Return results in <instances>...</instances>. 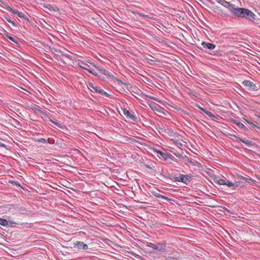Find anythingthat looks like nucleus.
<instances>
[{
  "mask_svg": "<svg viewBox=\"0 0 260 260\" xmlns=\"http://www.w3.org/2000/svg\"><path fill=\"white\" fill-rule=\"evenodd\" d=\"M228 5L229 6H227L226 8H228L233 14L236 15L238 17H243L245 9L242 8H236L234 5L230 4V3H229Z\"/></svg>",
  "mask_w": 260,
  "mask_h": 260,
  "instance_id": "obj_1",
  "label": "nucleus"
},
{
  "mask_svg": "<svg viewBox=\"0 0 260 260\" xmlns=\"http://www.w3.org/2000/svg\"><path fill=\"white\" fill-rule=\"evenodd\" d=\"M147 246L154 249H157L159 251H164L166 249V245L161 243H158L157 244H154L152 243H147Z\"/></svg>",
  "mask_w": 260,
  "mask_h": 260,
  "instance_id": "obj_2",
  "label": "nucleus"
},
{
  "mask_svg": "<svg viewBox=\"0 0 260 260\" xmlns=\"http://www.w3.org/2000/svg\"><path fill=\"white\" fill-rule=\"evenodd\" d=\"M174 180L175 181L182 182L187 184L189 181V177L188 176L180 174L179 176H175Z\"/></svg>",
  "mask_w": 260,
  "mask_h": 260,
  "instance_id": "obj_3",
  "label": "nucleus"
},
{
  "mask_svg": "<svg viewBox=\"0 0 260 260\" xmlns=\"http://www.w3.org/2000/svg\"><path fill=\"white\" fill-rule=\"evenodd\" d=\"M243 17H245L250 21H254L255 20V14L251 11L245 9Z\"/></svg>",
  "mask_w": 260,
  "mask_h": 260,
  "instance_id": "obj_4",
  "label": "nucleus"
},
{
  "mask_svg": "<svg viewBox=\"0 0 260 260\" xmlns=\"http://www.w3.org/2000/svg\"><path fill=\"white\" fill-rule=\"evenodd\" d=\"M242 83L243 85L246 87L249 90H254L256 88V85L250 81L245 80Z\"/></svg>",
  "mask_w": 260,
  "mask_h": 260,
  "instance_id": "obj_5",
  "label": "nucleus"
},
{
  "mask_svg": "<svg viewBox=\"0 0 260 260\" xmlns=\"http://www.w3.org/2000/svg\"><path fill=\"white\" fill-rule=\"evenodd\" d=\"M239 185L240 183L238 181L232 182L228 180H226L225 185H226L229 187H232L233 189H235Z\"/></svg>",
  "mask_w": 260,
  "mask_h": 260,
  "instance_id": "obj_6",
  "label": "nucleus"
},
{
  "mask_svg": "<svg viewBox=\"0 0 260 260\" xmlns=\"http://www.w3.org/2000/svg\"><path fill=\"white\" fill-rule=\"evenodd\" d=\"M202 46L204 48H206L209 50H213L215 48V45L213 44L203 42L201 44Z\"/></svg>",
  "mask_w": 260,
  "mask_h": 260,
  "instance_id": "obj_7",
  "label": "nucleus"
},
{
  "mask_svg": "<svg viewBox=\"0 0 260 260\" xmlns=\"http://www.w3.org/2000/svg\"><path fill=\"white\" fill-rule=\"evenodd\" d=\"M75 244L79 249H83L84 250H86V249H87L88 248V245L87 244H85L83 242L77 241L76 243Z\"/></svg>",
  "mask_w": 260,
  "mask_h": 260,
  "instance_id": "obj_8",
  "label": "nucleus"
},
{
  "mask_svg": "<svg viewBox=\"0 0 260 260\" xmlns=\"http://www.w3.org/2000/svg\"><path fill=\"white\" fill-rule=\"evenodd\" d=\"M123 113L124 114V115L127 117L128 118L132 120H135L136 119V118L134 115L132 114L129 111L126 110L125 109H124L123 110Z\"/></svg>",
  "mask_w": 260,
  "mask_h": 260,
  "instance_id": "obj_9",
  "label": "nucleus"
},
{
  "mask_svg": "<svg viewBox=\"0 0 260 260\" xmlns=\"http://www.w3.org/2000/svg\"><path fill=\"white\" fill-rule=\"evenodd\" d=\"M153 195L155 197H156L157 198L165 199V200H166L167 201H170V200L168 197L164 196H162L161 194H159L157 192H153Z\"/></svg>",
  "mask_w": 260,
  "mask_h": 260,
  "instance_id": "obj_10",
  "label": "nucleus"
},
{
  "mask_svg": "<svg viewBox=\"0 0 260 260\" xmlns=\"http://www.w3.org/2000/svg\"><path fill=\"white\" fill-rule=\"evenodd\" d=\"M44 7L46 9V10H48V11L52 12L53 11H56V8H54L53 7H52L50 4H46L44 5Z\"/></svg>",
  "mask_w": 260,
  "mask_h": 260,
  "instance_id": "obj_11",
  "label": "nucleus"
},
{
  "mask_svg": "<svg viewBox=\"0 0 260 260\" xmlns=\"http://www.w3.org/2000/svg\"><path fill=\"white\" fill-rule=\"evenodd\" d=\"M234 137H235V138H236L237 139H238L240 142H243V143H244L246 144L247 146H250V145H251V143H252V142H251V141H249V140H244V139H241V138H239V137H237V136H234Z\"/></svg>",
  "mask_w": 260,
  "mask_h": 260,
  "instance_id": "obj_12",
  "label": "nucleus"
},
{
  "mask_svg": "<svg viewBox=\"0 0 260 260\" xmlns=\"http://www.w3.org/2000/svg\"><path fill=\"white\" fill-rule=\"evenodd\" d=\"M157 152L165 160H168L170 158V156L167 154L165 153L160 151H157Z\"/></svg>",
  "mask_w": 260,
  "mask_h": 260,
  "instance_id": "obj_13",
  "label": "nucleus"
},
{
  "mask_svg": "<svg viewBox=\"0 0 260 260\" xmlns=\"http://www.w3.org/2000/svg\"><path fill=\"white\" fill-rule=\"evenodd\" d=\"M217 3L220 4L221 5L226 7L227 6H229V2L225 1V0H215Z\"/></svg>",
  "mask_w": 260,
  "mask_h": 260,
  "instance_id": "obj_14",
  "label": "nucleus"
},
{
  "mask_svg": "<svg viewBox=\"0 0 260 260\" xmlns=\"http://www.w3.org/2000/svg\"><path fill=\"white\" fill-rule=\"evenodd\" d=\"M94 89L96 91V92L101 93L102 95L104 94H108L107 93L104 91L103 90L100 89L99 88L96 87H94Z\"/></svg>",
  "mask_w": 260,
  "mask_h": 260,
  "instance_id": "obj_15",
  "label": "nucleus"
},
{
  "mask_svg": "<svg viewBox=\"0 0 260 260\" xmlns=\"http://www.w3.org/2000/svg\"><path fill=\"white\" fill-rule=\"evenodd\" d=\"M0 224L3 226L8 225V221L5 219L0 218Z\"/></svg>",
  "mask_w": 260,
  "mask_h": 260,
  "instance_id": "obj_16",
  "label": "nucleus"
},
{
  "mask_svg": "<svg viewBox=\"0 0 260 260\" xmlns=\"http://www.w3.org/2000/svg\"><path fill=\"white\" fill-rule=\"evenodd\" d=\"M17 15L20 18H22L25 20H28V18L26 16V15L22 12H18L17 13Z\"/></svg>",
  "mask_w": 260,
  "mask_h": 260,
  "instance_id": "obj_17",
  "label": "nucleus"
},
{
  "mask_svg": "<svg viewBox=\"0 0 260 260\" xmlns=\"http://www.w3.org/2000/svg\"><path fill=\"white\" fill-rule=\"evenodd\" d=\"M226 180V179H220L217 181V183L220 185H225Z\"/></svg>",
  "mask_w": 260,
  "mask_h": 260,
  "instance_id": "obj_18",
  "label": "nucleus"
},
{
  "mask_svg": "<svg viewBox=\"0 0 260 260\" xmlns=\"http://www.w3.org/2000/svg\"><path fill=\"white\" fill-rule=\"evenodd\" d=\"M6 36H7V38L8 39H9L10 40L13 41V42L15 43L16 44L18 43L17 41H16L14 38H13L11 36H9L8 35H6Z\"/></svg>",
  "mask_w": 260,
  "mask_h": 260,
  "instance_id": "obj_19",
  "label": "nucleus"
},
{
  "mask_svg": "<svg viewBox=\"0 0 260 260\" xmlns=\"http://www.w3.org/2000/svg\"><path fill=\"white\" fill-rule=\"evenodd\" d=\"M242 179L245 180L246 182L250 183V182H253V180L250 178H247L244 177H241Z\"/></svg>",
  "mask_w": 260,
  "mask_h": 260,
  "instance_id": "obj_20",
  "label": "nucleus"
},
{
  "mask_svg": "<svg viewBox=\"0 0 260 260\" xmlns=\"http://www.w3.org/2000/svg\"><path fill=\"white\" fill-rule=\"evenodd\" d=\"M8 10H9V11H11V12H13V13L16 14L17 15L18 12H19L18 10H17L16 9H12L11 8H9Z\"/></svg>",
  "mask_w": 260,
  "mask_h": 260,
  "instance_id": "obj_21",
  "label": "nucleus"
},
{
  "mask_svg": "<svg viewBox=\"0 0 260 260\" xmlns=\"http://www.w3.org/2000/svg\"><path fill=\"white\" fill-rule=\"evenodd\" d=\"M6 19L7 20V21L11 23L13 26H16L15 23L13 21H12L10 18L7 17Z\"/></svg>",
  "mask_w": 260,
  "mask_h": 260,
  "instance_id": "obj_22",
  "label": "nucleus"
},
{
  "mask_svg": "<svg viewBox=\"0 0 260 260\" xmlns=\"http://www.w3.org/2000/svg\"><path fill=\"white\" fill-rule=\"evenodd\" d=\"M85 67H83V66H80V68L88 71V70L90 69V68H89V66L87 64H85Z\"/></svg>",
  "mask_w": 260,
  "mask_h": 260,
  "instance_id": "obj_23",
  "label": "nucleus"
},
{
  "mask_svg": "<svg viewBox=\"0 0 260 260\" xmlns=\"http://www.w3.org/2000/svg\"><path fill=\"white\" fill-rule=\"evenodd\" d=\"M88 72H89V73H91V74H92L94 75H97V74H96V73L95 71L94 70H93V69H90L89 70H88Z\"/></svg>",
  "mask_w": 260,
  "mask_h": 260,
  "instance_id": "obj_24",
  "label": "nucleus"
},
{
  "mask_svg": "<svg viewBox=\"0 0 260 260\" xmlns=\"http://www.w3.org/2000/svg\"><path fill=\"white\" fill-rule=\"evenodd\" d=\"M200 109L201 110H202L203 111H204L205 113H206L208 115H212V113L210 112H208V111H206L205 109H204L203 108H201Z\"/></svg>",
  "mask_w": 260,
  "mask_h": 260,
  "instance_id": "obj_25",
  "label": "nucleus"
},
{
  "mask_svg": "<svg viewBox=\"0 0 260 260\" xmlns=\"http://www.w3.org/2000/svg\"><path fill=\"white\" fill-rule=\"evenodd\" d=\"M200 109L201 110H202L203 111H204L205 113H206L208 115H212V113L210 112H208V111H206L205 109H204L203 108H201Z\"/></svg>",
  "mask_w": 260,
  "mask_h": 260,
  "instance_id": "obj_26",
  "label": "nucleus"
},
{
  "mask_svg": "<svg viewBox=\"0 0 260 260\" xmlns=\"http://www.w3.org/2000/svg\"><path fill=\"white\" fill-rule=\"evenodd\" d=\"M50 121L52 122H53V123H54L56 125H57L58 127H59V128L61 127V125L60 123H59L58 122H54V121H52V120H50Z\"/></svg>",
  "mask_w": 260,
  "mask_h": 260,
  "instance_id": "obj_27",
  "label": "nucleus"
},
{
  "mask_svg": "<svg viewBox=\"0 0 260 260\" xmlns=\"http://www.w3.org/2000/svg\"><path fill=\"white\" fill-rule=\"evenodd\" d=\"M38 142H41V143H45L46 142V139H45L44 138H41L38 140Z\"/></svg>",
  "mask_w": 260,
  "mask_h": 260,
  "instance_id": "obj_28",
  "label": "nucleus"
},
{
  "mask_svg": "<svg viewBox=\"0 0 260 260\" xmlns=\"http://www.w3.org/2000/svg\"><path fill=\"white\" fill-rule=\"evenodd\" d=\"M237 125L239 126V127H243L244 125L242 123H240V122H239L237 123Z\"/></svg>",
  "mask_w": 260,
  "mask_h": 260,
  "instance_id": "obj_29",
  "label": "nucleus"
},
{
  "mask_svg": "<svg viewBox=\"0 0 260 260\" xmlns=\"http://www.w3.org/2000/svg\"><path fill=\"white\" fill-rule=\"evenodd\" d=\"M139 15H140V16H143V17H144V18H149L148 16L146 15H143V14H139Z\"/></svg>",
  "mask_w": 260,
  "mask_h": 260,
  "instance_id": "obj_30",
  "label": "nucleus"
},
{
  "mask_svg": "<svg viewBox=\"0 0 260 260\" xmlns=\"http://www.w3.org/2000/svg\"><path fill=\"white\" fill-rule=\"evenodd\" d=\"M89 85V86H90V87H92V88L94 89V87H93V84H92L90 83Z\"/></svg>",
  "mask_w": 260,
  "mask_h": 260,
  "instance_id": "obj_31",
  "label": "nucleus"
},
{
  "mask_svg": "<svg viewBox=\"0 0 260 260\" xmlns=\"http://www.w3.org/2000/svg\"><path fill=\"white\" fill-rule=\"evenodd\" d=\"M0 145H1V146H2V147H5V146H6V145H5L4 144H2V143H0Z\"/></svg>",
  "mask_w": 260,
  "mask_h": 260,
  "instance_id": "obj_32",
  "label": "nucleus"
},
{
  "mask_svg": "<svg viewBox=\"0 0 260 260\" xmlns=\"http://www.w3.org/2000/svg\"><path fill=\"white\" fill-rule=\"evenodd\" d=\"M176 156H177V157H178V156H179V157H180V156H182L181 154H180L179 155H176Z\"/></svg>",
  "mask_w": 260,
  "mask_h": 260,
  "instance_id": "obj_33",
  "label": "nucleus"
},
{
  "mask_svg": "<svg viewBox=\"0 0 260 260\" xmlns=\"http://www.w3.org/2000/svg\"><path fill=\"white\" fill-rule=\"evenodd\" d=\"M254 22H255V23H256L257 24H258V22H256V21H255Z\"/></svg>",
  "mask_w": 260,
  "mask_h": 260,
  "instance_id": "obj_34",
  "label": "nucleus"
},
{
  "mask_svg": "<svg viewBox=\"0 0 260 260\" xmlns=\"http://www.w3.org/2000/svg\"><path fill=\"white\" fill-rule=\"evenodd\" d=\"M258 117L260 118V115L258 116Z\"/></svg>",
  "mask_w": 260,
  "mask_h": 260,
  "instance_id": "obj_35",
  "label": "nucleus"
}]
</instances>
